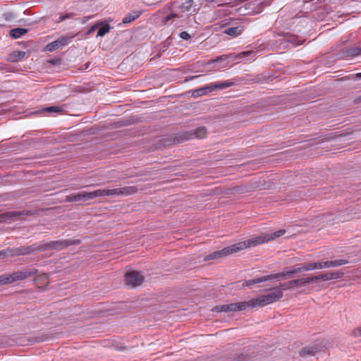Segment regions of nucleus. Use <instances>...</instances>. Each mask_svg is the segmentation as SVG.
I'll return each mask as SVG.
<instances>
[{
  "mask_svg": "<svg viewBox=\"0 0 361 361\" xmlns=\"http://www.w3.org/2000/svg\"><path fill=\"white\" fill-rule=\"evenodd\" d=\"M178 17V15L176 14V13H172V14H170L169 16H167L164 20V23H166L169 20H170L171 19L173 18H176Z\"/></svg>",
  "mask_w": 361,
  "mask_h": 361,
  "instance_id": "473e14b6",
  "label": "nucleus"
},
{
  "mask_svg": "<svg viewBox=\"0 0 361 361\" xmlns=\"http://www.w3.org/2000/svg\"><path fill=\"white\" fill-rule=\"evenodd\" d=\"M35 248L32 247H27L25 248L15 249V250H5L0 251V258H4L8 256H16L20 255H27L32 252Z\"/></svg>",
  "mask_w": 361,
  "mask_h": 361,
  "instance_id": "1a4fd4ad",
  "label": "nucleus"
},
{
  "mask_svg": "<svg viewBox=\"0 0 361 361\" xmlns=\"http://www.w3.org/2000/svg\"><path fill=\"white\" fill-rule=\"evenodd\" d=\"M80 243V240H59L50 241L47 243H43L39 245L37 249L40 250H63L70 245H78Z\"/></svg>",
  "mask_w": 361,
  "mask_h": 361,
  "instance_id": "20e7f679",
  "label": "nucleus"
},
{
  "mask_svg": "<svg viewBox=\"0 0 361 361\" xmlns=\"http://www.w3.org/2000/svg\"><path fill=\"white\" fill-rule=\"evenodd\" d=\"M322 269H323L322 262L306 263L300 265L297 268H293L288 271L266 275L262 277L255 278L254 279L247 280L245 282L244 285L248 287H251L255 283H262L281 277H290V276L292 274L300 273L304 271H311Z\"/></svg>",
  "mask_w": 361,
  "mask_h": 361,
  "instance_id": "f03ea898",
  "label": "nucleus"
},
{
  "mask_svg": "<svg viewBox=\"0 0 361 361\" xmlns=\"http://www.w3.org/2000/svg\"><path fill=\"white\" fill-rule=\"evenodd\" d=\"M236 243L231 246L224 247L221 250L214 252L213 253L208 255L205 257V260L209 261L213 259L222 258L230 254L238 252Z\"/></svg>",
  "mask_w": 361,
  "mask_h": 361,
  "instance_id": "423d86ee",
  "label": "nucleus"
},
{
  "mask_svg": "<svg viewBox=\"0 0 361 361\" xmlns=\"http://www.w3.org/2000/svg\"><path fill=\"white\" fill-rule=\"evenodd\" d=\"M343 273L340 271L331 272V273H326V281L338 279L343 276Z\"/></svg>",
  "mask_w": 361,
  "mask_h": 361,
  "instance_id": "5701e85b",
  "label": "nucleus"
},
{
  "mask_svg": "<svg viewBox=\"0 0 361 361\" xmlns=\"http://www.w3.org/2000/svg\"><path fill=\"white\" fill-rule=\"evenodd\" d=\"M30 275L31 273L27 271H18L12 274L1 275L0 276V286L25 279Z\"/></svg>",
  "mask_w": 361,
  "mask_h": 361,
  "instance_id": "39448f33",
  "label": "nucleus"
},
{
  "mask_svg": "<svg viewBox=\"0 0 361 361\" xmlns=\"http://www.w3.org/2000/svg\"><path fill=\"white\" fill-rule=\"evenodd\" d=\"M66 201L69 202H80V201H88L92 199V192L82 191L75 194H71L66 196Z\"/></svg>",
  "mask_w": 361,
  "mask_h": 361,
  "instance_id": "9d476101",
  "label": "nucleus"
},
{
  "mask_svg": "<svg viewBox=\"0 0 361 361\" xmlns=\"http://www.w3.org/2000/svg\"><path fill=\"white\" fill-rule=\"evenodd\" d=\"M286 233V231L282 229L272 233H262L258 236L252 237L247 240L239 242L236 243L237 250H243L247 247H252L261 245L264 243L274 240Z\"/></svg>",
  "mask_w": 361,
  "mask_h": 361,
  "instance_id": "7ed1b4c3",
  "label": "nucleus"
},
{
  "mask_svg": "<svg viewBox=\"0 0 361 361\" xmlns=\"http://www.w3.org/2000/svg\"><path fill=\"white\" fill-rule=\"evenodd\" d=\"M243 56L249 57V61H253L256 59L255 52L252 51H243L238 55L233 56L235 59H242Z\"/></svg>",
  "mask_w": 361,
  "mask_h": 361,
  "instance_id": "6ab92c4d",
  "label": "nucleus"
},
{
  "mask_svg": "<svg viewBox=\"0 0 361 361\" xmlns=\"http://www.w3.org/2000/svg\"><path fill=\"white\" fill-rule=\"evenodd\" d=\"M100 24L99 27H98L99 30L97 35V37H103L106 33H108L111 30V26L109 23H106L105 21H102L99 23Z\"/></svg>",
  "mask_w": 361,
  "mask_h": 361,
  "instance_id": "2eb2a0df",
  "label": "nucleus"
},
{
  "mask_svg": "<svg viewBox=\"0 0 361 361\" xmlns=\"http://www.w3.org/2000/svg\"><path fill=\"white\" fill-rule=\"evenodd\" d=\"M359 334L361 336V327L359 329Z\"/></svg>",
  "mask_w": 361,
  "mask_h": 361,
  "instance_id": "e433bc0d",
  "label": "nucleus"
},
{
  "mask_svg": "<svg viewBox=\"0 0 361 361\" xmlns=\"http://www.w3.org/2000/svg\"><path fill=\"white\" fill-rule=\"evenodd\" d=\"M302 42H303V40H302V41H300V42H297L295 44H296V45L301 44Z\"/></svg>",
  "mask_w": 361,
  "mask_h": 361,
  "instance_id": "c9c22d12",
  "label": "nucleus"
},
{
  "mask_svg": "<svg viewBox=\"0 0 361 361\" xmlns=\"http://www.w3.org/2000/svg\"><path fill=\"white\" fill-rule=\"evenodd\" d=\"M322 268H330V267H340L341 265H344L348 263L347 260L345 259H336V260H330L322 262Z\"/></svg>",
  "mask_w": 361,
  "mask_h": 361,
  "instance_id": "ddd939ff",
  "label": "nucleus"
},
{
  "mask_svg": "<svg viewBox=\"0 0 361 361\" xmlns=\"http://www.w3.org/2000/svg\"><path fill=\"white\" fill-rule=\"evenodd\" d=\"M70 37H63L57 40H55L47 45V50L49 51H53L57 49H59L60 47L64 46L68 44L71 41Z\"/></svg>",
  "mask_w": 361,
  "mask_h": 361,
  "instance_id": "9b49d317",
  "label": "nucleus"
},
{
  "mask_svg": "<svg viewBox=\"0 0 361 361\" xmlns=\"http://www.w3.org/2000/svg\"><path fill=\"white\" fill-rule=\"evenodd\" d=\"M307 283H309L307 277L300 279L292 280L290 281V284H293L294 287L295 286L302 287L303 286H305Z\"/></svg>",
  "mask_w": 361,
  "mask_h": 361,
  "instance_id": "4be33fe9",
  "label": "nucleus"
},
{
  "mask_svg": "<svg viewBox=\"0 0 361 361\" xmlns=\"http://www.w3.org/2000/svg\"><path fill=\"white\" fill-rule=\"evenodd\" d=\"M283 296V290L281 287H276L264 294L260 295L257 298H252L248 301L239 302L224 305L216 307L218 312H237L244 310L247 307H264L279 300Z\"/></svg>",
  "mask_w": 361,
  "mask_h": 361,
  "instance_id": "f257e3e1",
  "label": "nucleus"
},
{
  "mask_svg": "<svg viewBox=\"0 0 361 361\" xmlns=\"http://www.w3.org/2000/svg\"><path fill=\"white\" fill-rule=\"evenodd\" d=\"M27 32V30L25 28H15L10 31V36L13 39H18L25 35Z\"/></svg>",
  "mask_w": 361,
  "mask_h": 361,
  "instance_id": "a211bd4d",
  "label": "nucleus"
},
{
  "mask_svg": "<svg viewBox=\"0 0 361 361\" xmlns=\"http://www.w3.org/2000/svg\"><path fill=\"white\" fill-rule=\"evenodd\" d=\"M281 288L283 290V291L284 290H289V289H291L292 288H293V284H290V281L288 282L287 283H284L283 285H281V286H280Z\"/></svg>",
  "mask_w": 361,
  "mask_h": 361,
  "instance_id": "7c9ffc66",
  "label": "nucleus"
},
{
  "mask_svg": "<svg viewBox=\"0 0 361 361\" xmlns=\"http://www.w3.org/2000/svg\"><path fill=\"white\" fill-rule=\"evenodd\" d=\"M136 191L137 188L134 186L117 188L114 189L109 188V197L127 196L134 194Z\"/></svg>",
  "mask_w": 361,
  "mask_h": 361,
  "instance_id": "6e6552de",
  "label": "nucleus"
},
{
  "mask_svg": "<svg viewBox=\"0 0 361 361\" xmlns=\"http://www.w3.org/2000/svg\"><path fill=\"white\" fill-rule=\"evenodd\" d=\"M180 37L183 39H186V40L189 39L190 38V35L187 32H185V31L180 32Z\"/></svg>",
  "mask_w": 361,
  "mask_h": 361,
  "instance_id": "72a5a7b5",
  "label": "nucleus"
},
{
  "mask_svg": "<svg viewBox=\"0 0 361 361\" xmlns=\"http://www.w3.org/2000/svg\"><path fill=\"white\" fill-rule=\"evenodd\" d=\"M230 57H231V55H223V56L217 57L214 60L210 61L209 62V63H212V62H219V61H224V60H226V59H228Z\"/></svg>",
  "mask_w": 361,
  "mask_h": 361,
  "instance_id": "c756f323",
  "label": "nucleus"
},
{
  "mask_svg": "<svg viewBox=\"0 0 361 361\" xmlns=\"http://www.w3.org/2000/svg\"><path fill=\"white\" fill-rule=\"evenodd\" d=\"M92 199L99 197H109V188L98 189L92 192Z\"/></svg>",
  "mask_w": 361,
  "mask_h": 361,
  "instance_id": "412c9836",
  "label": "nucleus"
},
{
  "mask_svg": "<svg viewBox=\"0 0 361 361\" xmlns=\"http://www.w3.org/2000/svg\"><path fill=\"white\" fill-rule=\"evenodd\" d=\"M242 31H243V27L240 26H237V27H231L226 28L224 30V33H225L229 36L235 37L240 35L242 33Z\"/></svg>",
  "mask_w": 361,
  "mask_h": 361,
  "instance_id": "4468645a",
  "label": "nucleus"
},
{
  "mask_svg": "<svg viewBox=\"0 0 361 361\" xmlns=\"http://www.w3.org/2000/svg\"><path fill=\"white\" fill-rule=\"evenodd\" d=\"M326 278L327 277L326 276V274H319L317 276H312V277H307L309 283L311 282H313V281H318V280L326 281Z\"/></svg>",
  "mask_w": 361,
  "mask_h": 361,
  "instance_id": "393cba45",
  "label": "nucleus"
},
{
  "mask_svg": "<svg viewBox=\"0 0 361 361\" xmlns=\"http://www.w3.org/2000/svg\"><path fill=\"white\" fill-rule=\"evenodd\" d=\"M360 54H361V47L360 48L353 47V48L346 49V55L349 56H354L356 55H359Z\"/></svg>",
  "mask_w": 361,
  "mask_h": 361,
  "instance_id": "b1692460",
  "label": "nucleus"
},
{
  "mask_svg": "<svg viewBox=\"0 0 361 361\" xmlns=\"http://www.w3.org/2000/svg\"><path fill=\"white\" fill-rule=\"evenodd\" d=\"M73 14L72 13H67V14H65V15H60L59 18L56 20V22L57 23H59L66 19H68V18H71L73 17Z\"/></svg>",
  "mask_w": 361,
  "mask_h": 361,
  "instance_id": "cd10ccee",
  "label": "nucleus"
},
{
  "mask_svg": "<svg viewBox=\"0 0 361 361\" xmlns=\"http://www.w3.org/2000/svg\"><path fill=\"white\" fill-rule=\"evenodd\" d=\"M196 136L197 137H203L206 135L205 128L201 127L196 130Z\"/></svg>",
  "mask_w": 361,
  "mask_h": 361,
  "instance_id": "c85d7f7f",
  "label": "nucleus"
},
{
  "mask_svg": "<svg viewBox=\"0 0 361 361\" xmlns=\"http://www.w3.org/2000/svg\"><path fill=\"white\" fill-rule=\"evenodd\" d=\"M43 111L49 113H59L61 111V108L59 106H50L43 109Z\"/></svg>",
  "mask_w": 361,
  "mask_h": 361,
  "instance_id": "a878e982",
  "label": "nucleus"
},
{
  "mask_svg": "<svg viewBox=\"0 0 361 361\" xmlns=\"http://www.w3.org/2000/svg\"><path fill=\"white\" fill-rule=\"evenodd\" d=\"M207 1H208V2H212V1H214V0H207Z\"/></svg>",
  "mask_w": 361,
  "mask_h": 361,
  "instance_id": "4c0bfd02",
  "label": "nucleus"
},
{
  "mask_svg": "<svg viewBox=\"0 0 361 361\" xmlns=\"http://www.w3.org/2000/svg\"><path fill=\"white\" fill-rule=\"evenodd\" d=\"M100 24L99 23H96L94 24V25H92L89 30L87 32V35H90L91 34L92 32H94L96 29H97L99 27Z\"/></svg>",
  "mask_w": 361,
  "mask_h": 361,
  "instance_id": "2f4dec72",
  "label": "nucleus"
},
{
  "mask_svg": "<svg viewBox=\"0 0 361 361\" xmlns=\"http://www.w3.org/2000/svg\"><path fill=\"white\" fill-rule=\"evenodd\" d=\"M193 0H187L185 2H184L181 8L184 9L185 11H190L192 5Z\"/></svg>",
  "mask_w": 361,
  "mask_h": 361,
  "instance_id": "bb28decb",
  "label": "nucleus"
},
{
  "mask_svg": "<svg viewBox=\"0 0 361 361\" xmlns=\"http://www.w3.org/2000/svg\"><path fill=\"white\" fill-rule=\"evenodd\" d=\"M233 85V82L231 80H226L224 82H217L215 83H212L209 85L210 92L216 90H224L231 87Z\"/></svg>",
  "mask_w": 361,
  "mask_h": 361,
  "instance_id": "f8f14e48",
  "label": "nucleus"
},
{
  "mask_svg": "<svg viewBox=\"0 0 361 361\" xmlns=\"http://www.w3.org/2000/svg\"><path fill=\"white\" fill-rule=\"evenodd\" d=\"M357 77L361 78V73L357 74Z\"/></svg>",
  "mask_w": 361,
  "mask_h": 361,
  "instance_id": "f704fd0d",
  "label": "nucleus"
},
{
  "mask_svg": "<svg viewBox=\"0 0 361 361\" xmlns=\"http://www.w3.org/2000/svg\"><path fill=\"white\" fill-rule=\"evenodd\" d=\"M25 52L22 51H14L8 55V60L11 62H16L23 59L25 56Z\"/></svg>",
  "mask_w": 361,
  "mask_h": 361,
  "instance_id": "f3484780",
  "label": "nucleus"
},
{
  "mask_svg": "<svg viewBox=\"0 0 361 361\" xmlns=\"http://www.w3.org/2000/svg\"><path fill=\"white\" fill-rule=\"evenodd\" d=\"M144 280V276L141 272L130 271L126 275V282L128 285L135 287L140 285Z\"/></svg>",
  "mask_w": 361,
  "mask_h": 361,
  "instance_id": "0eeeda50",
  "label": "nucleus"
},
{
  "mask_svg": "<svg viewBox=\"0 0 361 361\" xmlns=\"http://www.w3.org/2000/svg\"><path fill=\"white\" fill-rule=\"evenodd\" d=\"M209 92H210L209 87L208 85L204 87L192 90V96L195 98H197L201 96L206 95Z\"/></svg>",
  "mask_w": 361,
  "mask_h": 361,
  "instance_id": "dca6fc26",
  "label": "nucleus"
},
{
  "mask_svg": "<svg viewBox=\"0 0 361 361\" xmlns=\"http://www.w3.org/2000/svg\"><path fill=\"white\" fill-rule=\"evenodd\" d=\"M140 16V13L138 11L128 13V15H126V17L123 18V23L126 24V23H131L132 21L138 18Z\"/></svg>",
  "mask_w": 361,
  "mask_h": 361,
  "instance_id": "aec40b11",
  "label": "nucleus"
}]
</instances>
